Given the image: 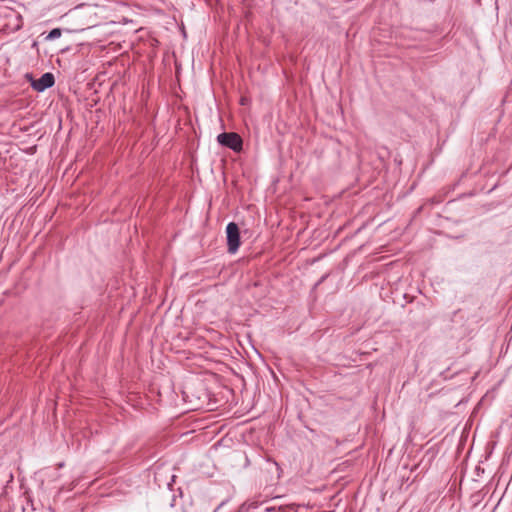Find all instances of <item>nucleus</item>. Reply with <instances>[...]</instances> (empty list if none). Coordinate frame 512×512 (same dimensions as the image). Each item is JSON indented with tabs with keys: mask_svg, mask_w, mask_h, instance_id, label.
Here are the masks:
<instances>
[{
	"mask_svg": "<svg viewBox=\"0 0 512 512\" xmlns=\"http://www.w3.org/2000/svg\"><path fill=\"white\" fill-rule=\"evenodd\" d=\"M61 34H62V31L60 28H54L48 33V35L46 36L45 39L52 41V40L59 38L61 36Z\"/></svg>",
	"mask_w": 512,
	"mask_h": 512,
	"instance_id": "20e7f679",
	"label": "nucleus"
},
{
	"mask_svg": "<svg viewBox=\"0 0 512 512\" xmlns=\"http://www.w3.org/2000/svg\"><path fill=\"white\" fill-rule=\"evenodd\" d=\"M272 511H275V508L274 507H267L265 508L264 512H272Z\"/></svg>",
	"mask_w": 512,
	"mask_h": 512,
	"instance_id": "423d86ee",
	"label": "nucleus"
},
{
	"mask_svg": "<svg viewBox=\"0 0 512 512\" xmlns=\"http://www.w3.org/2000/svg\"><path fill=\"white\" fill-rule=\"evenodd\" d=\"M248 505V510L249 509H256L258 507V503L257 502H250L247 504Z\"/></svg>",
	"mask_w": 512,
	"mask_h": 512,
	"instance_id": "39448f33",
	"label": "nucleus"
},
{
	"mask_svg": "<svg viewBox=\"0 0 512 512\" xmlns=\"http://www.w3.org/2000/svg\"><path fill=\"white\" fill-rule=\"evenodd\" d=\"M226 238L228 252L234 254L240 246V230L235 222H229L226 226Z\"/></svg>",
	"mask_w": 512,
	"mask_h": 512,
	"instance_id": "f03ea898",
	"label": "nucleus"
},
{
	"mask_svg": "<svg viewBox=\"0 0 512 512\" xmlns=\"http://www.w3.org/2000/svg\"><path fill=\"white\" fill-rule=\"evenodd\" d=\"M217 141L220 145L234 152H240L243 148V140L240 135L235 132H223L217 136Z\"/></svg>",
	"mask_w": 512,
	"mask_h": 512,
	"instance_id": "f257e3e1",
	"label": "nucleus"
},
{
	"mask_svg": "<svg viewBox=\"0 0 512 512\" xmlns=\"http://www.w3.org/2000/svg\"><path fill=\"white\" fill-rule=\"evenodd\" d=\"M55 83L54 75L50 72L44 73L39 79L33 80L31 86L37 92H43L52 87Z\"/></svg>",
	"mask_w": 512,
	"mask_h": 512,
	"instance_id": "7ed1b4c3",
	"label": "nucleus"
}]
</instances>
